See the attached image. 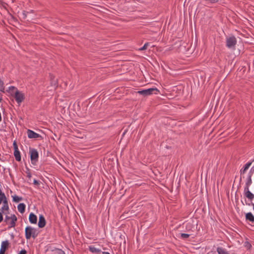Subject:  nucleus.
<instances>
[{"label":"nucleus","instance_id":"nucleus-1","mask_svg":"<svg viewBox=\"0 0 254 254\" xmlns=\"http://www.w3.org/2000/svg\"><path fill=\"white\" fill-rule=\"evenodd\" d=\"M25 238L29 240L31 237L35 239L38 236L37 230L31 226L26 227L25 230Z\"/></svg>","mask_w":254,"mask_h":254},{"label":"nucleus","instance_id":"nucleus-2","mask_svg":"<svg viewBox=\"0 0 254 254\" xmlns=\"http://www.w3.org/2000/svg\"><path fill=\"white\" fill-rule=\"evenodd\" d=\"M9 90H15L14 98L16 102L18 104L21 103L25 98L24 94L21 92L19 91L14 86H10L9 87Z\"/></svg>","mask_w":254,"mask_h":254},{"label":"nucleus","instance_id":"nucleus-3","mask_svg":"<svg viewBox=\"0 0 254 254\" xmlns=\"http://www.w3.org/2000/svg\"><path fill=\"white\" fill-rule=\"evenodd\" d=\"M226 45L229 49H234L237 44L236 38L234 36L227 37L226 40Z\"/></svg>","mask_w":254,"mask_h":254},{"label":"nucleus","instance_id":"nucleus-4","mask_svg":"<svg viewBox=\"0 0 254 254\" xmlns=\"http://www.w3.org/2000/svg\"><path fill=\"white\" fill-rule=\"evenodd\" d=\"M158 90L156 88H151L147 89L139 90L137 91V93L140 95L145 97L152 94L155 91L156 92L155 94H157V92H158Z\"/></svg>","mask_w":254,"mask_h":254},{"label":"nucleus","instance_id":"nucleus-5","mask_svg":"<svg viewBox=\"0 0 254 254\" xmlns=\"http://www.w3.org/2000/svg\"><path fill=\"white\" fill-rule=\"evenodd\" d=\"M30 159L31 163L33 164H35L38 161L39 155L38 152L36 149L33 148L30 149Z\"/></svg>","mask_w":254,"mask_h":254},{"label":"nucleus","instance_id":"nucleus-6","mask_svg":"<svg viewBox=\"0 0 254 254\" xmlns=\"http://www.w3.org/2000/svg\"><path fill=\"white\" fill-rule=\"evenodd\" d=\"M27 132V136L29 138H37L41 137L39 134L30 129H28Z\"/></svg>","mask_w":254,"mask_h":254},{"label":"nucleus","instance_id":"nucleus-7","mask_svg":"<svg viewBox=\"0 0 254 254\" xmlns=\"http://www.w3.org/2000/svg\"><path fill=\"white\" fill-rule=\"evenodd\" d=\"M244 194L250 201H252L254 198V194L249 190V188L244 189Z\"/></svg>","mask_w":254,"mask_h":254},{"label":"nucleus","instance_id":"nucleus-8","mask_svg":"<svg viewBox=\"0 0 254 254\" xmlns=\"http://www.w3.org/2000/svg\"><path fill=\"white\" fill-rule=\"evenodd\" d=\"M8 242L7 241H3L1 243V248L0 250V254H4L6 249L8 246Z\"/></svg>","mask_w":254,"mask_h":254},{"label":"nucleus","instance_id":"nucleus-9","mask_svg":"<svg viewBox=\"0 0 254 254\" xmlns=\"http://www.w3.org/2000/svg\"><path fill=\"white\" fill-rule=\"evenodd\" d=\"M252 164V162H248L247 163H246L244 168H242L241 171H240V172H241V178H244V174L245 173V172H246V171L249 168V167L251 166Z\"/></svg>","mask_w":254,"mask_h":254},{"label":"nucleus","instance_id":"nucleus-10","mask_svg":"<svg viewBox=\"0 0 254 254\" xmlns=\"http://www.w3.org/2000/svg\"><path fill=\"white\" fill-rule=\"evenodd\" d=\"M45 224L46 220L44 217L42 215H40L38 222L39 227L43 228L45 226Z\"/></svg>","mask_w":254,"mask_h":254},{"label":"nucleus","instance_id":"nucleus-11","mask_svg":"<svg viewBox=\"0 0 254 254\" xmlns=\"http://www.w3.org/2000/svg\"><path fill=\"white\" fill-rule=\"evenodd\" d=\"M29 220L31 223L36 224L37 221V217L34 213H31L29 216Z\"/></svg>","mask_w":254,"mask_h":254},{"label":"nucleus","instance_id":"nucleus-12","mask_svg":"<svg viewBox=\"0 0 254 254\" xmlns=\"http://www.w3.org/2000/svg\"><path fill=\"white\" fill-rule=\"evenodd\" d=\"M89 250L92 253L95 254H101L102 251L99 249H97L94 246H90L89 247Z\"/></svg>","mask_w":254,"mask_h":254},{"label":"nucleus","instance_id":"nucleus-13","mask_svg":"<svg viewBox=\"0 0 254 254\" xmlns=\"http://www.w3.org/2000/svg\"><path fill=\"white\" fill-rule=\"evenodd\" d=\"M246 219L252 223L254 222V216L251 212L247 213L246 214Z\"/></svg>","mask_w":254,"mask_h":254},{"label":"nucleus","instance_id":"nucleus-14","mask_svg":"<svg viewBox=\"0 0 254 254\" xmlns=\"http://www.w3.org/2000/svg\"><path fill=\"white\" fill-rule=\"evenodd\" d=\"M17 209L19 212L23 213L25 210V205L23 203L19 204L17 206Z\"/></svg>","mask_w":254,"mask_h":254},{"label":"nucleus","instance_id":"nucleus-15","mask_svg":"<svg viewBox=\"0 0 254 254\" xmlns=\"http://www.w3.org/2000/svg\"><path fill=\"white\" fill-rule=\"evenodd\" d=\"M10 227H13L15 225V222L17 221V218L15 215L10 216Z\"/></svg>","mask_w":254,"mask_h":254},{"label":"nucleus","instance_id":"nucleus-16","mask_svg":"<svg viewBox=\"0 0 254 254\" xmlns=\"http://www.w3.org/2000/svg\"><path fill=\"white\" fill-rule=\"evenodd\" d=\"M14 156L16 161H20L21 160L20 153L18 149L14 150Z\"/></svg>","mask_w":254,"mask_h":254},{"label":"nucleus","instance_id":"nucleus-17","mask_svg":"<svg viewBox=\"0 0 254 254\" xmlns=\"http://www.w3.org/2000/svg\"><path fill=\"white\" fill-rule=\"evenodd\" d=\"M217 252L218 254H229L225 249L221 247H218L217 248Z\"/></svg>","mask_w":254,"mask_h":254},{"label":"nucleus","instance_id":"nucleus-18","mask_svg":"<svg viewBox=\"0 0 254 254\" xmlns=\"http://www.w3.org/2000/svg\"><path fill=\"white\" fill-rule=\"evenodd\" d=\"M252 183V179H251V175H249L248 176V178L247 179V181L245 185V188H249L250 186L251 185Z\"/></svg>","mask_w":254,"mask_h":254},{"label":"nucleus","instance_id":"nucleus-19","mask_svg":"<svg viewBox=\"0 0 254 254\" xmlns=\"http://www.w3.org/2000/svg\"><path fill=\"white\" fill-rule=\"evenodd\" d=\"M8 205L7 200H4L3 202V206L1 207V210L3 211L4 210H7L8 209Z\"/></svg>","mask_w":254,"mask_h":254},{"label":"nucleus","instance_id":"nucleus-20","mask_svg":"<svg viewBox=\"0 0 254 254\" xmlns=\"http://www.w3.org/2000/svg\"><path fill=\"white\" fill-rule=\"evenodd\" d=\"M50 79L51 81V84L54 86H56L57 84V79L55 78V76L52 75H50Z\"/></svg>","mask_w":254,"mask_h":254},{"label":"nucleus","instance_id":"nucleus-21","mask_svg":"<svg viewBox=\"0 0 254 254\" xmlns=\"http://www.w3.org/2000/svg\"><path fill=\"white\" fill-rule=\"evenodd\" d=\"M4 200H6V198L4 193L2 192L1 190H0V204L1 203L2 201L3 202Z\"/></svg>","mask_w":254,"mask_h":254},{"label":"nucleus","instance_id":"nucleus-22","mask_svg":"<svg viewBox=\"0 0 254 254\" xmlns=\"http://www.w3.org/2000/svg\"><path fill=\"white\" fill-rule=\"evenodd\" d=\"M4 87L3 81L0 78V91L4 92Z\"/></svg>","mask_w":254,"mask_h":254},{"label":"nucleus","instance_id":"nucleus-23","mask_svg":"<svg viewBox=\"0 0 254 254\" xmlns=\"http://www.w3.org/2000/svg\"><path fill=\"white\" fill-rule=\"evenodd\" d=\"M181 235V238L183 239H186L187 238H188L190 236V234H186V233H181L180 234Z\"/></svg>","mask_w":254,"mask_h":254},{"label":"nucleus","instance_id":"nucleus-24","mask_svg":"<svg viewBox=\"0 0 254 254\" xmlns=\"http://www.w3.org/2000/svg\"><path fill=\"white\" fill-rule=\"evenodd\" d=\"M148 46H149V43H146L142 47H141V48H140L139 49V50H140V51L145 50L147 49Z\"/></svg>","mask_w":254,"mask_h":254},{"label":"nucleus","instance_id":"nucleus-25","mask_svg":"<svg viewBox=\"0 0 254 254\" xmlns=\"http://www.w3.org/2000/svg\"><path fill=\"white\" fill-rule=\"evenodd\" d=\"M13 146L14 150L18 149L17 145L16 144V142H15V141H14L13 143Z\"/></svg>","mask_w":254,"mask_h":254},{"label":"nucleus","instance_id":"nucleus-26","mask_svg":"<svg viewBox=\"0 0 254 254\" xmlns=\"http://www.w3.org/2000/svg\"><path fill=\"white\" fill-rule=\"evenodd\" d=\"M21 200L20 198H19L17 196H15L13 197V200L15 202H19Z\"/></svg>","mask_w":254,"mask_h":254},{"label":"nucleus","instance_id":"nucleus-27","mask_svg":"<svg viewBox=\"0 0 254 254\" xmlns=\"http://www.w3.org/2000/svg\"><path fill=\"white\" fill-rule=\"evenodd\" d=\"M10 220V216H6L5 217L4 221L6 223H9V220Z\"/></svg>","mask_w":254,"mask_h":254},{"label":"nucleus","instance_id":"nucleus-28","mask_svg":"<svg viewBox=\"0 0 254 254\" xmlns=\"http://www.w3.org/2000/svg\"><path fill=\"white\" fill-rule=\"evenodd\" d=\"M27 252L25 250H22L20 251L18 254H26Z\"/></svg>","mask_w":254,"mask_h":254},{"label":"nucleus","instance_id":"nucleus-29","mask_svg":"<svg viewBox=\"0 0 254 254\" xmlns=\"http://www.w3.org/2000/svg\"><path fill=\"white\" fill-rule=\"evenodd\" d=\"M33 184L35 185H39V182L38 181L36 180H34V181H33Z\"/></svg>","mask_w":254,"mask_h":254},{"label":"nucleus","instance_id":"nucleus-30","mask_svg":"<svg viewBox=\"0 0 254 254\" xmlns=\"http://www.w3.org/2000/svg\"><path fill=\"white\" fill-rule=\"evenodd\" d=\"M3 220V216L1 212H0V223Z\"/></svg>","mask_w":254,"mask_h":254},{"label":"nucleus","instance_id":"nucleus-31","mask_svg":"<svg viewBox=\"0 0 254 254\" xmlns=\"http://www.w3.org/2000/svg\"><path fill=\"white\" fill-rule=\"evenodd\" d=\"M247 204H248V205H252V206H253V209H254V203H248Z\"/></svg>","mask_w":254,"mask_h":254},{"label":"nucleus","instance_id":"nucleus-32","mask_svg":"<svg viewBox=\"0 0 254 254\" xmlns=\"http://www.w3.org/2000/svg\"><path fill=\"white\" fill-rule=\"evenodd\" d=\"M101 254H110L107 252H102Z\"/></svg>","mask_w":254,"mask_h":254},{"label":"nucleus","instance_id":"nucleus-33","mask_svg":"<svg viewBox=\"0 0 254 254\" xmlns=\"http://www.w3.org/2000/svg\"><path fill=\"white\" fill-rule=\"evenodd\" d=\"M27 176L28 177V178H31V175L30 173H27Z\"/></svg>","mask_w":254,"mask_h":254},{"label":"nucleus","instance_id":"nucleus-34","mask_svg":"<svg viewBox=\"0 0 254 254\" xmlns=\"http://www.w3.org/2000/svg\"><path fill=\"white\" fill-rule=\"evenodd\" d=\"M2 94L0 93V102L2 101Z\"/></svg>","mask_w":254,"mask_h":254},{"label":"nucleus","instance_id":"nucleus-35","mask_svg":"<svg viewBox=\"0 0 254 254\" xmlns=\"http://www.w3.org/2000/svg\"><path fill=\"white\" fill-rule=\"evenodd\" d=\"M59 254H65L64 252L62 251V252H61Z\"/></svg>","mask_w":254,"mask_h":254},{"label":"nucleus","instance_id":"nucleus-36","mask_svg":"<svg viewBox=\"0 0 254 254\" xmlns=\"http://www.w3.org/2000/svg\"><path fill=\"white\" fill-rule=\"evenodd\" d=\"M248 245H249V248H250V247H251V245L250 244L248 243Z\"/></svg>","mask_w":254,"mask_h":254}]
</instances>
